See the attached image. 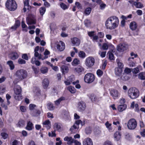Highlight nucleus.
I'll return each instance as SVG.
<instances>
[{"label": "nucleus", "mask_w": 145, "mask_h": 145, "mask_svg": "<svg viewBox=\"0 0 145 145\" xmlns=\"http://www.w3.org/2000/svg\"><path fill=\"white\" fill-rule=\"evenodd\" d=\"M119 24V20L116 16H112L108 18L105 23L106 28L107 29L112 30L117 28Z\"/></svg>", "instance_id": "1"}, {"label": "nucleus", "mask_w": 145, "mask_h": 145, "mask_svg": "<svg viewBox=\"0 0 145 145\" xmlns=\"http://www.w3.org/2000/svg\"><path fill=\"white\" fill-rule=\"evenodd\" d=\"M128 96L132 99H135L139 96V93L138 90L135 88H133L129 89L128 91Z\"/></svg>", "instance_id": "2"}, {"label": "nucleus", "mask_w": 145, "mask_h": 145, "mask_svg": "<svg viewBox=\"0 0 145 145\" xmlns=\"http://www.w3.org/2000/svg\"><path fill=\"white\" fill-rule=\"evenodd\" d=\"M6 6L10 11H14L17 8V5L14 0H7L6 3Z\"/></svg>", "instance_id": "3"}, {"label": "nucleus", "mask_w": 145, "mask_h": 145, "mask_svg": "<svg viewBox=\"0 0 145 145\" xmlns=\"http://www.w3.org/2000/svg\"><path fill=\"white\" fill-rule=\"evenodd\" d=\"M15 75L19 80H22L27 77V73L25 70L21 69L16 71Z\"/></svg>", "instance_id": "4"}, {"label": "nucleus", "mask_w": 145, "mask_h": 145, "mask_svg": "<svg viewBox=\"0 0 145 145\" xmlns=\"http://www.w3.org/2000/svg\"><path fill=\"white\" fill-rule=\"evenodd\" d=\"M95 76L94 75L91 73H88L84 76V80L85 82L88 84H90L94 81Z\"/></svg>", "instance_id": "5"}, {"label": "nucleus", "mask_w": 145, "mask_h": 145, "mask_svg": "<svg viewBox=\"0 0 145 145\" xmlns=\"http://www.w3.org/2000/svg\"><path fill=\"white\" fill-rule=\"evenodd\" d=\"M137 123L136 120L133 118L131 119L128 121L127 127L128 129L130 130L135 129L136 127Z\"/></svg>", "instance_id": "6"}, {"label": "nucleus", "mask_w": 145, "mask_h": 145, "mask_svg": "<svg viewBox=\"0 0 145 145\" xmlns=\"http://www.w3.org/2000/svg\"><path fill=\"white\" fill-rule=\"evenodd\" d=\"M95 63L94 58L91 56L87 57L85 61L86 66L88 68H90L93 66Z\"/></svg>", "instance_id": "7"}, {"label": "nucleus", "mask_w": 145, "mask_h": 145, "mask_svg": "<svg viewBox=\"0 0 145 145\" xmlns=\"http://www.w3.org/2000/svg\"><path fill=\"white\" fill-rule=\"evenodd\" d=\"M128 48V45L127 44L122 43L118 44L117 47V50L119 52H123Z\"/></svg>", "instance_id": "8"}, {"label": "nucleus", "mask_w": 145, "mask_h": 145, "mask_svg": "<svg viewBox=\"0 0 145 145\" xmlns=\"http://www.w3.org/2000/svg\"><path fill=\"white\" fill-rule=\"evenodd\" d=\"M27 23L28 25L35 24L36 23L35 17L33 15H30L26 18Z\"/></svg>", "instance_id": "9"}, {"label": "nucleus", "mask_w": 145, "mask_h": 145, "mask_svg": "<svg viewBox=\"0 0 145 145\" xmlns=\"http://www.w3.org/2000/svg\"><path fill=\"white\" fill-rule=\"evenodd\" d=\"M111 95L114 99L118 98L120 95V93L118 90L116 89H112L110 91Z\"/></svg>", "instance_id": "10"}, {"label": "nucleus", "mask_w": 145, "mask_h": 145, "mask_svg": "<svg viewBox=\"0 0 145 145\" xmlns=\"http://www.w3.org/2000/svg\"><path fill=\"white\" fill-rule=\"evenodd\" d=\"M95 31H91L88 32V34L89 36L91 37V39L92 38L93 41L97 42V40L98 39V37L96 34H95Z\"/></svg>", "instance_id": "11"}, {"label": "nucleus", "mask_w": 145, "mask_h": 145, "mask_svg": "<svg viewBox=\"0 0 145 145\" xmlns=\"http://www.w3.org/2000/svg\"><path fill=\"white\" fill-rule=\"evenodd\" d=\"M39 49V46H36L34 50V56L35 57L38 58V59H41L42 60L44 59L43 57H42L41 55L40 54H39L38 51Z\"/></svg>", "instance_id": "12"}, {"label": "nucleus", "mask_w": 145, "mask_h": 145, "mask_svg": "<svg viewBox=\"0 0 145 145\" xmlns=\"http://www.w3.org/2000/svg\"><path fill=\"white\" fill-rule=\"evenodd\" d=\"M65 48V45L64 42L62 41H59L57 43V48L60 51H63Z\"/></svg>", "instance_id": "13"}, {"label": "nucleus", "mask_w": 145, "mask_h": 145, "mask_svg": "<svg viewBox=\"0 0 145 145\" xmlns=\"http://www.w3.org/2000/svg\"><path fill=\"white\" fill-rule=\"evenodd\" d=\"M71 41L73 46H78L80 43V40L76 37L72 38L71 39Z\"/></svg>", "instance_id": "14"}, {"label": "nucleus", "mask_w": 145, "mask_h": 145, "mask_svg": "<svg viewBox=\"0 0 145 145\" xmlns=\"http://www.w3.org/2000/svg\"><path fill=\"white\" fill-rule=\"evenodd\" d=\"M78 110L80 111H82L84 110L86 108L85 103L83 101H81L78 103Z\"/></svg>", "instance_id": "15"}, {"label": "nucleus", "mask_w": 145, "mask_h": 145, "mask_svg": "<svg viewBox=\"0 0 145 145\" xmlns=\"http://www.w3.org/2000/svg\"><path fill=\"white\" fill-rule=\"evenodd\" d=\"M83 145H93L92 140L89 138L85 139L83 142Z\"/></svg>", "instance_id": "16"}, {"label": "nucleus", "mask_w": 145, "mask_h": 145, "mask_svg": "<svg viewBox=\"0 0 145 145\" xmlns=\"http://www.w3.org/2000/svg\"><path fill=\"white\" fill-rule=\"evenodd\" d=\"M49 84V80L47 78L44 79L42 82V87L44 89H46L48 87Z\"/></svg>", "instance_id": "17"}, {"label": "nucleus", "mask_w": 145, "mask_h": 145, "mask_svg": "<svg viewBox=\"0 0 145 145\" xmlns=\"http://www.w3.org/2000/svg\"><path fill=\"white\" fill-rule=\"evenodd\" d=\"M79 128V127H78V125L76 126L74 124L70 129V131L72 133H74L77 132Z\"/></svg>", "instance_id": "18"}, {"label": "nucleus", "mask_w": 145, "mask_h": 145, "mask_svg": "<svg viewBox=\"0 0 145 145\" xmlns=\"http://www.w3.org/2000/svg\"><path fill=\"white\" fill-rule=\"evenodd\" d=\"M24 6L23 10L24 12H25L26 11L27 9L28 10L29 9L30 7L29 5V0H25L24 1Z\"/></svg>", "instance_id": "19"}, {"label": "nucleus", "mask_w": 145, "mask_h": 145, "mask_svg": "<svg viewBox=\"0 0 145 145\" xmlns=\"http://www.w3.org/2000/svg\"><path fill=\"white\" fill-rule=\"evenodd\" d=\"M122 69L121 68L116 67L115 69V73L117 76H120L122 74Z\"/></svg>", "instance_id": "20"}, {"label": "nucleus", "mask_w": 145, "mask_h": 145, "mask_svg": "<svg viewBox=\"0 0 145 145\" xmlns=\"http://www.w3.org/2000/svg\"><path fill=\"white\" fill-rule=\"evenodd\" d=\"M34 128L33 124L30 121H28L27 124L25 129L29 131H31Z\"/></svg>", "instance_id": "21"}, {"label": "nucleus", "mask_w": 145, "mask_h": 145, "mask_svg": "<svg viewBox=\"0 0 145 145\" xmlns=\"http://www.w3.org/2000/svg\"><path fill=\"white\" fill-rule=\"evenodd\" d=\"M137 27V23L134 21H133L131 22L129 25L130 28L133 31L136 30Z\"/></svg>", "instance_id": "22"}, {"label": "nucleus", "mask_w": 145, "mask_h": 145, "mask_svg": "<svg viewBox=\"0 0 145 145\" xmlns=\"http://www.w3.org/2000/svg\"><path fill=\"white\" fill-rule=\"evenodd\" d=\"M44 126L48 129H50L51 127V122L49 120H47L43 123Z\"/></svg>", "instance_id": "23"}, {"label": "nucleus", "mask_w": 145, "mask_h": 145, "mask_svg": "<svg viewBox=\"0 0 145 145\" xmlns=\"http://www.w3.org/2000/svg\"><path fill=\"white\" fill-rule=\"evenodd\" d=\"M22 89L21 87L19 85L16 86L14 88V91L15 94L21 93Z\"/></svg>", "instance_id": "24"}, {"label": "nucleus", "mask_w": 145, "mask_h": 145, "mask_svg": "<svg viewBox=\"0 0 145 145\" xmlns=\"http://www.w3.org/2000/svg\"><path fill=\"white\" fill-rule=\"evenodd\" d=\"M10 58L12 60L17 59L19 57L18 53L16 52H12L10 55Z\"/></svg>", "instance_id": "25"}, {"label": "nucleus", "mask_w": 145, "mask_h": 145, "mask_svg": "<svg viewBox=\"0 0 145 145\" xmlns=\"http://www.w3.org/2000/svg\"><path fill=\"white\" fill-rule=\"evenodd\" d=\"M64 140L65 141H67L68 142V144H70L73 143L74 140V139L72 138V137L68 136L65 137L64 138Z\"/></svg>", "instance_id": "26"}, {"label": "nucleus", "mask_w": 145, "mask_h": 145, "mask_svg": "<svg viewBox=\"0 0 145 145\" xmlns=\"http://www.w3.org/2000/svg\"><path fill=\"white\" fill-rule=\"evenodd\" d=\"M127 106L125 104L120 105L118 106V109L119 112H122L127 108Z\"/></svg>", "instance_id": "27"}, {"label": "nucleus", "mask_w": 145, "mask_h": 145, "mask_svg": "<svg viewBox=\"0 0 145 145\" xmlns=\"http://www.w3.org/2000/svg\"><path fill=\"white\" fill-rule=\"evenodd\" d=\"M106 127L110 132H112V128L111 127L112 124L110 123L108 121H107L105 124Z\"/></svg>", "instance_id": "28"}, {"label": "nucleus", "mask_w": 145, "mask_h": 145, "mask_svg": "<svg viewBox=\"0 0 145 145\" xmlns=\"http://www.w3.org/2000/svg\"><path fill=\"white\" fill-rule=\"evenodd\" d=\"M54 129L55 131H60L61 129V126L59 124L57 123H55L53 126Z\"/></svg>", "instance_id": "29"}, {"label": "nucleus", "mask_w": 145, "mask_h": 145, "mask_svg": "<svg viewBox=\"0 0 145 145\" xmlns=\"http://www.w3.org/2000/svg\"><path fill=\"white\" fill-rule=\"evenodd\" d=\"M63 118L65 120H69L70 119L69 113L68 111H65V112Z\"/></svg>", "instance_id": "30"}, {"label": "nucleus", "mask_w": 145, "mask_h": 145, "mask_svg": "<svg viewBox=\"0 0 145 145\" xmlns=\"http://www.w3.org/2000/svg\"><path fill=\"white\" fill-rule=\"evenodd\" d=\"M25 125V121L23 120H20L17 124V127H22Z\"/></svg>", "instance_id": "31"}, {"label": "nucleus", "mask_w": 145, "mask_h": 145, "mask_svg": "<svg viewBox=\"0 0 145 145\" xmlns=\"http://www.w3.org/2000/svg\"><path fill=\"white\" fill-rule=\"evenodd\" d=\"M141 68V66L139 65L137 67L134 68L132 70V72L134 74H137L139 72V70Z\"/></svg>", "instance_id": "32"}, {"label": "nucleus", "mask_w": 145, "mask_h": 145, "mask_svg": "<svg viewBox=\"0 0 145 145\" xmlns=\"http://www.w3.org/2000/svg\"><path fill=\"white\" fill-rule=\"evenodd\" d=\"M75 70L78 73H80L82 72V71H84V68L82 67L78 66V67L76 68Z\"/></svg>", "instance_id": "33"}, {"label": "nucleus", "mask_w": 145, "mask_h": 145, "mask_svg": "<svg viewBox=\"0 0 145 145\" xmlns=\"http://www.w3.org/2000/svg\"><path fill=\"white\" fill-rule=\"evenodd\" d=\"M65 99V98L63 97H62L54 102L55 104L56 105H58L62 101L64 100Z\"/></svg>", "instance_id": "34"}, {"label": "nucleus", "mask_w": 145, "mask_h": 145, "mask_svg": "<svg viewBox=\"0 0 145 145\" xmlns=\"http://www.w3.org/2000/svg\"><path fill=\"white\" fill-rule=\"evenodd\" d=\"M114 140L116 141L120 140L121 138V135L120 133L118 132H116L114 135Z\"/></svg>", "instance_id": "35"}, {"label": "nucleus", "mask_w": 145, "mask_h": 145, "mask_svg": "<svg viewBox=\"0 0 145 145\" xmlns=\"http://www.w3.org/2000/svg\"><path fill=\"white\" fill-rule=\"evenodd\" d=\"M138 77L141 80H145V72H141L138 74Z\"/></svg>", "instance_id": "36"}, {"label": "nucleus", "mask_w": 145, "mask_h": 145, "mask_svg": "<svg viewBox=\"0 0 145 145\" xmlns=\"http://www.w3.org/2000/svg\"><path fill=\"white\" fill-rule=\"evenodd\" d=\"M14 98L16 100L18 101H20L22 99V96L21 93L15 94Z\"/></svg>", "instance_id": "37"}, {"label": "nucleus", "mask_w": 145, "mask_h": 145, "mask_svg": "<svg viewBox=\"0 0 145 145\" xmlns=\"http://www.w3.org/2000/svg\"><path fill=\"white\" fill-rule=\"evenodd\" d=\"M48 71V68L45 67H42L40 69V71L42 74H45L47 73Z\"/></svg>", "instance_id": "38"}, {"label": "nucleus", "mask_w": 145, "mask_h": 145, "mask_svg": "<svg viewBox=\"0 0 145 145\" xmlns=\"http://www.w3.org/2000/svg\"><path fill=\"white\" fill-rule=\"evenodd\" d=\"M62 72L64 74L68 72L69 71L68 68L67 66L65 65H63L61 67Z\"/></svg>", "instance_id": "39"}, {"label": "nucleus", "mask_w": 145, "mask_h": 145, "mask_svg": "<svg viewBox=\"0 0 145 145\" xmlns=\"http://www.w3.org/2000/svg\"><path fill=\"white\" fill-rule=\"evenodd\" d=\"M7 64L9 66L11 70H13L14 68L13 62L11 61H9L7 62Z\"/></svg>", "instance_id": "40"}, {"label": "nucleus", "mask_w": 145, "mask_h": 145, "mask_svg": "<svg viewBox=\"0 0 145 145\" xmlns=\"http://www.w3.org/2000/svg\"><path fill=\"white\" fill-rule=\"evenodd\" d=\"M48 108L50 110H52L54 109L53 104L51 103H49L47 104Z\"/></svg>", "instance_id": "41"}, {"label": "nucleus", "mask_w": 145, "mask_h": 145, "mask_svg": "<svg viewBox=\"0 0 145 145\" xmlns=\"http://www.w3.org/2000/svg\"><path fill=\"white\" fill-rule=\"evenodd\" d=\"M39 12L41 16H43L46 11V9L44 7H41L39 9Z\"/></svg>", "instance_id": "42"}, {"label": "nucleus", "mask_w": 145, "mask_h": 145, "mask_svg": "<svg viewBox=\"0 0 145 145\" xmlns=\"http://www.w3.org/2000/svg\"><path fill=\"white\" fill-rule=\"evenodd\" d=\"M80 123L81 125L82 126H83L84 124L85 123L84 122H82L80 120H78L76 121L75 123L74 124L76 126H77V125H78V127H79V125Z\"/></svg>", "instance_id": "43"}, {"label": "nucleus", "mask_w": 145, "mask_h": 145, "mask_svg": "<svg viewBox=\"0 0 145 145\" xmlns=\"http://www.w3.org/2000/svg\"><path fill=\"white\" fill-rule=\"evenodd\" d=\"M78 55L80 57L82 58H84L86 57L85 53L82 51H80L79 52Z\"/></svg>", "instance_id": "44"}, {"label": "nucleus", "mask_w": 145, "mask_h": 145, "mask_svg": "<svg viewBox=\"0 0 145 145\" xmlns=\"http://www.w3.org/2000/svg\"><path fill=\"white\" fill-rule=\"evenodd\" d=\"M134 6H135L136 8H140L143 7V5H142L140 3H137L136 2H135Z\"/></svg>", "instance_id": "45"}, {"label": "nucleus", "mask_w": 145, "mask_h": 145, "mask_svg": "<svg viewBox=\"0 0 145 145\" xmlns=\"http://www.w3.org/2000/svg\"><path fill=\"white\" fill-rule=\"evenodd\" d=\"M116 61L117 63L118 66V68H121L122 69V68L123 66V65L122 63L120 61V60L118 59H116Z\"/></svg>", "instance_id": "46"}, {"label": "nucleus", "mask_w": 145, "mask_h": 145, "mask_svg": "<svg viewBox=\"0 0 145 145\" xmlns=\"http://www.w3.org/2000/svg\"><path fill=\"white\" fill-rule=\"evenodd\" d=\"M60 6V7L63 10L67 9L68 8V6L63 3H61Z\"/></svg>", "instance_id": "47"}, {"label": "nucleus", "mask_w": 145, "mask_h": 145, "mask_svg": "<svg viewBox=\"0 0 145 145\" xmlns=\"http://www.w3.org/2000/svg\"><path fill=\"white\" fill-rule=\"evenodd\" d=\"M68 89L71 93H74L76 91V89L72 87L69 86L68 87Z\"/></svg>", "instance_id": "48"}, {"label": "nucleus", "mask_w": 145, "mask_h": 145, "mask_svg": "<svg viewBox=\"0 0 145 145\" xmlns=\"http://www.w3.org/2000/svg\"><path fill=\"white\" fill-rule=\"evenodd\" d=\"M91 10V9L90 7L87 8L85 10L84 13L86 15H89L90 13Z\"/></svg>", "instance_id": "49"}, {"label": "nucleus", "mask_w": 145, "mask_h": 145, "mask_svg": "<svg viewBox=\"0 0 145 145\" xmlns=\"http://www.w3.org/2000/svg\"><path fill=\"white\" fill-rule=\"evenodd\" d=\"M40 111L36 109L33 112L32 115L33 116H37L40 114Z\"/></svg>", "instance_id": "50"}, {"label": "nucleus", "mask_w": 145, "mask_h": 145, "mask_svg": "<svg viewBox=\"0 0 145 145\" xmlns=\"http://www.w3.org/2000/svg\"><path fill=\"white\" fill-rule=\"evenodd\" d=\"M79 80H77L76 82H72V84H76L75 87L77 89H79L81 87L80 85L78 84L79 83Z\"/></svg>", "instance_id": "51"}, {"label": "nucleus", "mask_w": 145, "mask_h": 145, "mask_svg": "<svg viewBox=\"0 0 145 145\" xmlns=\"http://www.w3.org/2000/svg\"><path fill=\"white\" fill-rule=\"evenodd\" d=\"M71 83L75 80V76L74 75H71L69 76L67 79Z\"/></svg>", "instance_id": "52"}, {"label": "nucleus", "mask_w": 145, "mask_h": 145, "mask_svg": "<svg viewBox=\"0 0 145 145\" xmlns=\"http://www.w3.org/2000/svg\"><path fill=\"white\" fill-rule=\"evenodd\" d=\"M80 63V60L76 58L74 59L73 61V62L72 63V64L73 65H74V64L76 65H77L79 64Z\"/></svg>", "instance_id": "53"}, {"label": "nucleus", "mask_w": 145, "mask_h": 145, "mask_svg": "<svg viewBox=\"0 0 145 145\" xmlns=\"http://www.w3.org/2000/svg\"><path fill=\"white\" fill-rule=\"evenodd\" d=\"M109 58L110 60H114V57L113 54L111 52H109L108 53Z\"/></svg>", "instance_id": "54"}, {"label": "nucleus", "mask_w": 145, "mask_h": 145, "mask_svg": "<svg viewBox=\"0 0 145 145\" xmlns=\"http://www.w3.org/2000/svg\"><path fill=\"white\" fill-rule=\"evenodd\" d=\"M55 131L54 130V131H52V132H49L48 136L49 137H55L56 136V134L55 133Z\"/></svg>", "instance_id": "55"}, {"label": "nucleus", "mask_w": 145, "mask_h": 145, "mask_svg": "<svg viewBox=\"0 0 145 145\" xmlns=\"http://www.w3.org/2000/svg\"><path fill=\"white\" fill-rule=\"evenodd\" d=\"M103 72L100 69H98L97 71V74L99 77L101 76L103 74Z\"/></svg>", "instance_id": "56"}, {"label": "nucleus", "mask_w": 145, "mask_h": 145, "mask_svg": "<svg viewBox=\"0 0 145 145\" xmlns=\"http://www.w3.org/2000/svg\"><path fill=\"white\" fill-rule=\"evenodd\" d=\"M84 24L86 26L88 27L90 25L91 22L89 20L86 19L84 21Z\"/></svg>", "instance_id": "57"}, {"label": "nucleus", "mask_w": 145, "mask_h": 145, "mask_svg": "<svg viewBox=\"0 0 145 145\" xmlns=\"http://www.w3.org/2000/svg\"><path fill=\"white\" fill-rule=\"evenodd\" d=\"M108 46L106 43L103 44L102 46V48L104 50H107L108 49Z\"/></svg>", "instance_id": "58"}, {"label": "nucleus", "mask_w": 145, "mask_h": 145, "mask_svg": "<svg viewBox=\"0 0 145 145\" xmlns=\"http://www.w3.org/2000/svg\"><path fill=\"white\" fill-rule=\"evenodd\" d=\"M18 62L19 64H24L26 63L25 61L21 58H19L18 60Z\"/></svg>", "instance_id": "59"}, {"label": "nucleus", "mask_w": 145, "mask_h": 145, "mask_svg": "<svg viewBox=\"0 0 145 145\" xmlns=\"http://www.w3.org/2000/svg\"><path fill=\"white\" fill-rule=\"evenodd\" d=\"M50 54V52L47 50L46 49L45 52L44 53V54L45 55L44 57V59L48 58V56L47 55H49Z\"/></svg>", "instance_id": "60"}, {"label": "nucleus", "mask_w": 145, "mask_h": 145, "mask_svg": "<svg viewBox=\"0 0 145 145\" xmlns=\"http://www.w3.org/2000/svg\"><path fill=\"white\" fill-rule=\"evenodd\" d=\"M1 135L2 137L3 138L5 139L7 138L8 137V134L5 133H1Z\"/></svg>", "instance_id": "61"}, {"label": "nucleus", "mask_w": 145, "mask_h": 145, "mask_svg": "<svg viewBox=\"0 0 145 145\" xmlns=\"http://www.w3.org/2000/svg\"><path fill=\"white\" fill-rule=\"evenodd\" d=\"M124 72L127 74H129L131 72V70L128 67L125 68L124 71Z\"/></svg>", "instance_id": "62"}, {"label": "nucleus", "mask_w": 145, "mask_h": 145, "mask_svg": "<svg viewBox=\"0 0 145 145\" xmlns=\"http://www.w3.org/2000/svg\"><path fill=\"white\" fill-rule=\"evenodd\" d=\"M36 107V105L33 104H30L29 105V109L31 110H33Z\"/></svg>", "instance_id": "63"}, {"label": "nucleus", "mask_w": 145, "mask_h": 145, "mask_svg": "<svg viewBox=\"0 0 145 145\" xmlns=\"http://www.w3.org/2000/svg\"><path fill=\"white\" fill-rule=\"evenodd\" d=\"M98 38H103L104 37V33L102 32H99L98 33L97 35Z\"/></svg>", "instance_id": "64"}]
</instances>
